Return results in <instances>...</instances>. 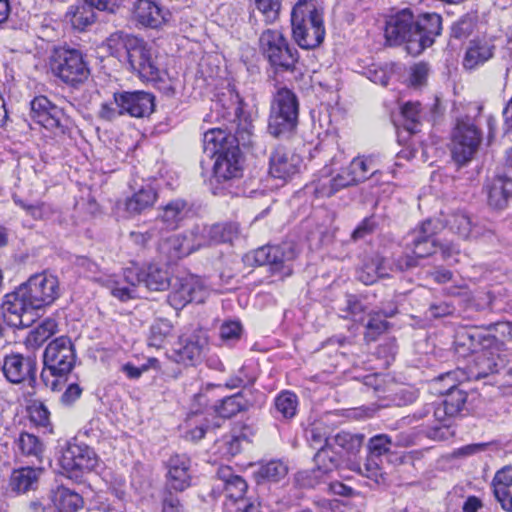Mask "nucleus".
<instances>
[{"label": "nucleus", "mask_w": 512, "mask_h": 512, "mask_svg": "<svg viewBox=\"0 0 512 512\" xmlns=\"http://www.w3.org/2000/svg\"><path fill=\"white\" fill-rule=\"evenodd\" d=\"M442 18L436 13H427L414 18L412 11L405 8L390 15L386 21L385 37L390 45L407 42L409 53L418 55L430 47L440 35Z\"/></svg>", "instance_id": "1"}, {"label": "nucleus", "mask_w": 512, "mask_h": 512, "mask_svg": "<svg viewBox=\"0 0 512 512\" xmlns=\"http://www.w3.org/2000/svg\"><path fill=\"white\" fill-rule=\"evenodd\" d=\"M455 352L459 357H472L465 379L478 380L498 372L499 349L497 338L477 328L464 329L456 334Z\"/></svg>", "instance_id": "2"}, {"label": "nucleus", "mask_w": 512, "mask_h": 512, "mask_svg": "<svg viewBox=\"0 0 512 512\" xmlns=\"http://www.w3.org/2000/svg\"><path fill=\"white\" fill-rule=\"evenodd\" d=\"M76 362L74 345L68 337H58L44 350L41 380L45 387L60 392L66 387L68 376Z\"/></svg>", "instance_id": "3"}, {"label": "nucleus", "mask_w": 512, "mask_h": 512, "mask_svg": "<svg viewBox=\"0 0 512 512\" xmlns=\"http://www.w3.org/2000/svg\"><path fill=\"white\" fill-rule=\"evenodd\" d=\"M292 35L303 49H314L324 40L323 15L313 0H299L291 12Z\"/></svg>", "instance_id": "4"}, {"label": "nucleus", "mask_w": 512, "mask_h": 512, "mask_svg": "<svg viewBox=\"0 0 512 512\" xmlns=\"http://www.w3.org/2000/svg\"><path fill=\"white\" fill-rule=\"evenodd\" d=\"M325 177L315 184V193L320 197H331L342 189L356 186L365 182L378 173L373 156H357L340 173L332 178L328 175L331 170L324 168Z\"/></svg>", "instance_id": "5"}, {"label": "nucleus", "mask_w": 512, "mask_h": 512, "mask_svg": "<svg viewBox=\"0 0 512 512\" xmlns=\"http://www.w3.org/2000/svg\"><path fill=\"white\" fill-rule=\"evenodd\" d=\"M437 223L433 220H425L414 229L406 238L404 255L394 259L395 270L402 272L416 267L419 260L429 257L436 251Z\"/></svg>", "instance_id": "6"}, {"label": "nucleus", "mask_w": 512, "mask_h": 512, "mask_svg": "<svg viewBox=\"0 0 512 512\" xmlns=\"http://www.w3.org/2000/svg\"><path fill=\"white\" fill-rule=\"evenodd\" d=\"M259 48L275 71H293L299 55L279 29H266L259 37Z\"/></svg>", "instance_id": "7"}, {"label": "nucleus", "mask_w": 512, "mask_h": 512, "mask_svg": "<svg viewBox=\"0 0 512 512\" xmlns=\"http://www.w3.org/2000/svg\"><path fill=\"white\" fill-rule=\"evenodd\" d=\"M52 73L65 84L76 87L90 76L88 63L81 51L71 48L54 49L50 61Z\"/></svg>", "instance_id": "8"}, {"label": "nucleus", "mask_w": 512, "mask_h": 512, "mask_svg": "<svg viewBox=\"0 0 512 512\" xmlns=\"http://www.w3.org/2000/svg\"><path fill=\"white\" fill-rule=\"evenodd\" d=\"M482 132L469 118L458 119L452 131L450 151L458 167L469 164L478 153Z\"/></svg>", "instance_id": "9"}, {"label": "nucleus", "mask_w": 512, "mask_h": 512, "mask_svg": "<svg viewBox=\"0 0 512 512\" xmlns=\"http://www.w3.org/2000/svg\"><path fill=\"white\" fill-rule=\"evenodd\" d=\"M297 257V251L292 243H282L277 246H263L255 250L254 260L257 265L269 266L273 275L281 279L288 277L293 272V262Z\"/></svg>", "instance_id": "10"}, {"label": "nucleus", "mask_w": 512, "mask_h": 512, "mask_svg": "<svg viewBox=\"0 0 512 512\" xmlns=\"http://www.w3.org/2000/svg\"><path fill=\"white\" fill-rule=\"evenodd\" d=\"M128 63L131 69L144 80H156L159 67L155 51L151 45L138 37H128L125 41Z\"/></svg>", "instance_id": "11"}, {"label": "nucleus", "mask_w": 512, "mask_h": 512, "mask_svg": "<svg viewBox=\"0 0 512 512\" xmlns=\"http://www.w3.org/2000/svg\"><path fill=\"white\" fill-rule=\"evenodd\" d=\"M35 310L21 287L6 294L1 305L3 320L14 328L29 327L34 322Z\"/></svg>", "instance_id": "12"}, {"label": "nucleus", "mask_w": 512, "mask_h": 512, "mask_svg": "<svg viewBox=\"0 0 512 512\" xmlns=\"http://www.w3.org/2000/svg\"><path fill=\"white\" fill-rule=\"evenodd\" d=\"M465 380V372L459 367L432 381V390L435 393L446 395L442 403L448 408L450 416H456L466 403V393L457 387L460 382Z\"/></svg>", "instance_id": "13"}, {"label": "nucleus", "mask_w": 512, "mask_h": 512, "mask_svg": "<svg viewBox=\"0 0 512 512\" xmlns=\"http://www.w3.org/2000/svg\"><path fill=\"white\" fill-rule=\"evenodd\" d=\"M59 463L68 478L77 480L82 473L94 469L98 459L90 447L69 443L63 449Z\"/></svg>", "instance_id": "14"}, {"label": "nucleus", "mask_w": 512, "mask_h": 512, "mask_svg": "<svg viewBox=\"0 0 512 512\" xmlns=\"http://www.w3.org/2000/svg\"><path fill=\"white\" fill-rule=\"evenodd\" d=\"M20 287L36 310L51 305L60 295L58 279L47 273L32 275Z\"/></svg>", "instance_id": "15"}, {"label": "nucleus", "mask_w": 512, "mask_h": 512, "mask_svg": "<svg viewBox=\"0 0 512 512\" xmlns=\"http://www.w3.org/2000/svg\"><path fill=\"white\" fill-rule=\"evenodd\" d=\"M2 371L10 383H27L30 387H34L36 384L37 362L34 357L19 353L6 355L2 364Z\"/></svg>", "instance_id": "16"}, {"label": "nucleus", "mask_w": 512, "mask_h": 512, "mask_svg": "<svg viewBox=\"0 0 512 512\" xmlns=\"http://www.w3.org/2000/svg\"><path fill=\"white\" fill-rule=\"evenodd\" d=\"M204 294V287L197 277L176 278L168 295V302L173 308L182 309L190 302H202Z\"/></svg>", "instance_id": "17"}, {"label": "nucleus", "mask_w": 512, "mask_h": 512, "mask_svg": "<svg viewBox=\"0 0 512 512\" xmlns=\"http://www.w3.org/2000/svg\"><path fill=\"white\" fill-rule=\"evenodd\" d=\"M207 346V334L201 329L194 331L189 336H181L178 346L174 350V360L184 365H195L202 359Z\"/></svg>", "instance_id": "18"}, {"label": "nucleus", "mask_w": 512, "mask_h": 512, "mask_svg": "<svg viewBox=\"0 0 512 512\" xmlns=\"http://www.w3.org/2000/svg\"><path fill=\"white\" fill-rule=\"evenodd\" d=\"M132 19L140 26L158 29L170 19V12L152 0H135L131 8Z\"/></svg>", "instance_id": "19"}, {"label": "nucleus", "mask_w": 512, "mask_h": 512, "mask_svg": "<svg viewBox=\"0 0 512 512\" xmlns=\"http://www.w3.org/2000/svg\"><path fill=\"white\" fill-rule=\"evenodd\" d=\"M302 159L300 155L283 146H278L269 159V173L272 177L287 180L300 170Z\"/></svg>", "instance_id": "20"}, {"label": "nucleus", "mask_w": 512, "mask_h": 512, "mask_svg": "<svg viewBox=\"0 0 512 512\" xmlns=\"http://www.w3.org/2000/svg\"><path fill=\"white\" fill-rule=\"evenodd\" d=\"M495 42V37L486 35L471 39L466 47L463 67L474 70L492 59L496 51Z\"/></svg>", "instance_id": "21"}, {"label": "nucleus", "mask_w": 512, "mask_h": 512, "mask_svg": "<svg viewBox=\"0 0 512 512\" xmlns=\"http://www.w3.org/2000/svg\"><path fill=\"white\" fill-rule=\"evenodd\" d=\"M154 96L144 91L118 92V102L124 114L143 118L154 111Z\"/></svg>", "instance_id": "22"}, {"label": "nucleus", "mask_w": 512, "mask_h": 512, "mask_svg": "<svg viewBox=\"0 0 512 512\" xmlns=\"http://www.w3.org/2000/svg\"><path fill=\"white\" fill-rule=\"evenodd\" d=\"M191 461L184 454L173 455L167 462L166 485L169 489L182 492L191 485Z\"/></svg>", "instance_id": "23"}, {"label": "nucleus", "mask_w": 512, "mask_h": 512, "mask_svg": "<svg viewBox=\"0 0 512 512\" xmlns=\"http://www.w3.org/2000/svg\"><path fill=\"white\" fill-rule=\"evenodd\" d=\"M202 239H197L194 232L189 234L173 235L160 244V251L167 255L171 261L189 255L193 251L204 246Z\"/></svg>", "instance_id": "24"}, {"label": "nucleus", "mask_w": 512, "mask_h": 512, "mask_svg": "<svg viewBox=\"0 0 512 512\" xmlns=\"http://www.w3.org/2000/svg\"><path fill=\"white\" fill-rule=\"evenodd\" d=\"M214 177L217 181H227L241 176L242 164L240 151L237 146L227 148L224 152L214 156Z\"/></svg>", "instance_id": "25"}, {"label": "nucleus", "mask_w": 512, "mask_h": 512, "mask_svg": "<svg viewBox=\"0 0 512 512\" xmlns=\"http://www.w3.org/2000/svg\"><path fill=\"white\" fill-rule=\"evenodd\" d=\"M215 487L222 490L224 500H235L244 496L248 486L241 476L233 474L232 469L225 466L217 471Z\"/></svg>", "instance_id": "26"}, {"label": "nucleus", "mask_w": 512, "mask_h": 512, "mask_svg": "<svg viewBox=\"0 0 512 512\" xmlns=\"http://www.w3.org/2000/svg\"><path fill=\"white\" fill-rule=\"evenodd\" d=\"M189 211L188 203L184 199H173L159 207L156 221L160 222L166 230H175L187 217Z\"/></svg>", "instance_id": "27"}, {"label": "nucleus", "mask_w": 512, "mask_h": 512, "mask_svg": "<svg viewBox=\"0 0 512 512\" xmlns=\"http://www.w3.org/2000/svg\"><path fill=\"white\" fill-rule=\"evenodd\" d=\"M493 492L501 507L512 512V466L499 470L492 481Z\"/></svg>", "instance_id": "28"}, {"label": "nucleus", "mask_w": 512, "mask_h": 512, "mask_svg": "<svg viewBox=\"0 0 512 512\" xmlns=\"http://www.w3.org/2000/svg\"><path fill=\"white\" fill-rule=\"evenodd\" d=\"M389 270L396 271L394 261L391 262L380 256H375L361 267L357 272V277L365 285H371L375 283L378 278L388 276Z\"/></svg>", "instance_id": "29"}, {"label": "nucleus", "mask_w": 512, "mask_h": 512, "mask_svg": "<svg viewBox=\"0 0 512 512\" xmlns=\"http://www.w3.org/2000/svg\"><path fill=\"white\" fill-rule=\"evenodd\" d=\"M157 199L155 188L150 185L143 186L125 200V211L131 216L139 215L153 207Z\"/></svg>", "instance_id": "30"}, {"label": "nucleus", "mask_w": 512, "mask_h": 512, "mask_svg": "<svg viewBox=\"0 0 512 512\" xmlns=\"http://www.w3.org/2000/svg\"><path fill=\"white\" fill-rule=\"evenodd\" d=\"M512 197V179L506 176L495 177L488 186V203L494 209L507 207Z\"/></svg>", "instance_id": "31"}, {"label": "nucleus", "mask_w": 512, "mask_h": 512, "mask_svg": "<svg viewBox=\"0 0 512 512\" xmlns=\"http://www.w3.org/2000/svg\"><path fill=\"white\" fill-rule=\"evenodd\" d=\"M271 112L298 121L299 103L296 95L287 88H281L274 96Z\"/></svg>", "instance_id": "32"}, {"label": "nucleus", "mask_w": 512, "mask_h": 512, "mask_svg": "<svg viewBox=\"0 0 512 512\" xmlns=\"http://www.w3.org/2000/svg\"><path fill=\"white\" fill-rule=\"evenodd\" d=\"M66 19L73 29L83 32L91 27L97 20V13L85 1L70 6L66 12Z\"/></svg>", "instance_id": "33"}, {"label": "nucleus", "mask_w": 512, "mask_h": 512, "mask_svg": "<svg viewBox=\"0 0 512 512\" xmlns=\"http://www.w3.org/2000/svg\"><path fill=\"white\" fill-rule=\"evenodd\" d=\"M143 274L144 271H140L136 267L126 268L124 270V279L129 285L121 286L119 283H116L111 288V294L121 301H127L135 298L137 296L135 288L141 283H144Z\"/></svg>", "instance_id": "34"}, {"label": "nucleus", "mask_w": 512, "mask_h": 512, "mask_svg": "<svg viewBox=\"0 0 512 512\" xmlns=\"http://www.w3.org/2000/svg\"><path fill=\"white\" fill-rule=\"evenodd\" d=\"M41 471V469L33 467L15 469L10 476L9 487L17 493H25L30 489H34Z\"/></svg>", "instance_id": "35"}, {"label": "nucleus", "mask_w": 512, "mask_h": 512, "mask_svg": "<svg viewBox=\"0 0 512 512\" xmlns=\"http://www.w3.org/2000/svg\"><path fill=\"white\" fill-rule=\"evenodd\" d=\"M204 236L208 238L206 244L232 243L239 236V227L236 223L213 224L204 227ZM204 242V240H202Z\"/></svg>", "instance_id": "36"}, {"label": "nucleus", "mask_w": 512, "mask_h": 512, "mask_svg": "<svg viewBox=\"0 0 512 512\" xmlns=\"http://www.w3.org/2000/svg\"><path fill=\"white\" fill-rule=\"evenodd\" d=\"M446 223L452 232L464 239L478 237L482 234L480 228L473 223L471 217L463 211H457L449 215Z\"/></svg>", "instance_id": "37"}, {"label": "nucleus", "mask_w": 512, "mask_h": 512, "mask_svg": "<svg viewBox=\"0 0 512 512\" xmlns=\"http://www.w3.org/2000/svg\"><path fill=\"white\" fill-rule=\"evenodd\" d=\"M340 460L339 452L332 447L329 440H325V444L321 445L314 456L315 466L321 472V475L325 477L329 476L339 467Z\"/></svg>", "instance_id": "38"}, {"label": "nucleus", "mask_w": 512, "mask_h": 512, "mask_svg": "<svg viewBox=\"0 0 512 512\" xmlns=\"http://www.w3.org/2000/svg\"><path fill=\"white\" fill-rule=\"evenodd\" d=\"M16 205L24 209L35 220H57L61 222V212L54 205L46 202H39L34 205L25 203L20 198L14 197Z\"/></svg>", "instance_id": "39"}, {"label": "nucleus", "mask_w": 512, "mask_h": 512, "mask_svg": "<svg viewBox=\"0 0 512 512\" xmlns=\"http://www.w3.org/2000/svg\"><path fill=\"white\" fill-rule=\"evenodd\" d=\"M230 147H234V145L228 141V135L224 130L214 128L205 132L203 149L208 156L214 157Z\"/></svg>", "instance_id": "40"}, {"label": "nucleus", "mask_w": 512, "mask_h": 512, "mask_svg": "<svg viewBox=\"0 0 512 512\" xmlns=\"http://www.w3.org/2000/svg\"><path fill=\"white\" fill-rule=\"evenodd\" d=\"M53 502L59 512H77L83 506L82 497L63 486L55 491Z\"/></svg>", "instance_id": "41"}, {"label": "nucleus", "mask_w": 512, "mask_h": 512, "mask_svg": "<svg viewBox=\"0 0 512 512\" xmlns=\"http://www.w3.org/2000/svg\"><path fill=\"white\" fill-rule=\"evenodd\" d=\"M410 443V440L400 436L394 440L386 434H378L369 439L368 449L370 454L381 458L388 454L393 446H408Z\"/></svg>", "instance_id": "42"}, {"label": "nucleus", "mask_w": 512, "mask_h": 512, "mask_svg": "<svg viewBox=\"0 0 512 512\" xmlns=\"http://www.w3.org/2000/svg\"><path fill=\"white\" fill-rule=\"evenodd\" d=\"M288 474V466L281 460H271L261 464L255 472L258 482L269 481L279 482Z\"/></svg>", "instance_id": "43"}, {"label": "nucleus", "mask_w": 512, "mask_h": 512, "mask_svg": "<svg viewBox=\"0 0 512 512\" xmlns=\"http://www.w3.org/2000/svg\"><path fill=\"white\" fill-rule=\"evenodd\" d=\"M144 285L149 290L162 291L170 286V278L167 270L157 264H150L144 270Z\"/></svg>", "instance_id": "44"}, {"label": "nucleus", "mask_w": 512, "mask_h": 512, "mask_svg": "<svg viewBox=\"0 0 512 512\" xmlns=\"http://www.w3.org/2000/svg\"><path fill=\"white\" fill-rule=\"evenodd\" d=\"M17 449L22 455L40 459L44 452L43 442L34 434L21 432L15 440Z\"/></svg>", "instance_id": "45"}, {"label": "nucleus", "mask_w": 512, "mask_h": 512, "mask_svg": "<svg viewBox=\"0 0 512 512\" xmlns=\"http://www.w3.org/2000/svg\"><path fill=\"white\" fill-rule=\"evenodd\" d=\"M247 407V401L241 393L225 397L220 404L215 406V412L222 418H231Z\"/></svg>", "instance_id": "46"}, {"label": "nucleus", "mask_w": 512, "mask_h": 512, "mask_svg": "<svg viewBox=\"0 0 512 512\" xmlns=\"http://www.w3.org/2000/svg\"><path fill=\"white\" fill-rule=\"evenodd\" d=\"M298 121L288 119L281 114L270 111L268 119V132L274 137L290 135L296 128Z\"/></svg>", "instance_id": "47"}, {"label": "nucleus", "mask_w": 512, "mask_h": 512, "mask_svg": "<svg viewBox=\"0 0 512 512\" xmlns=\"http://www.w3.org/2000/svg\"><path fill=\"white\" fill-rule=\"evenodd\" d=\"M52 108H58L53 105L46 97H36L31 102V117L38 124L42 125L46 120L50 119L54 113Z\"/></svg>", "instance_id": "48"}, {"label": "nucleus", "mask_w": 512, "mask_h": 512, "mask_svg": "<svg viewBox=\"0 0 512 512\" xmlns=\"http://www.w3.org/2000/svg\"><path fill=\"white\" fill-rule=\"evenodd\" d=\"M401 114L406 122L405 129L411 133H416L422 119L420 103L412 101L405 103L401 108Z\"/></svg>", "instance_id": "49"}, {"label": "nucleus", "mask_w": 512, "mask_h": 512, "mask_svg": "<svg viewBox=\"0 0 512 512\" xmlns=\"http://www.w3.org/2000/svg\"><path fill=\"white\" fill-rule=\"evenodd\" d=\"M297 396L289 391L280 393L275 399V408L283 418H292L296 414L297 410Z\"/></svg>", "instance_id": "50"}, {"label": "nucleus", "mask_w": 512, "mask_h": 512, "mask_svg": "<svg viewBox=\"0 0 512 512\" xmlns=\"http://www.w3.org/2000/svg\"><path fill=\"white\" fill-rule=\"evenodd\" d=\"M223 506L225 512H261L259 501L245 496L235 500H224Z\"/></svg>", "instance_id": "51"}, {"label": "nucleus", "mask_w": 512, "mask_h": 512, "mask_svg": "<svg viewBox=\"0 0 512 512\" xmlns=\"http://www.w3.org/2000/svg\"><path fill=\"white\" fill-rule=\"evenodd\" d=\"M388 325V322L382 317L380 312L370 313L366 324L365 339L375 341L379 335L388 329Z\"/></svg>", "instance_id": "52"}, {"label": "nucleus", "mask_w": 512, "mask_h": 512, "mask_svg": "<svg viewBox=\"0 0 512 512\" xmlns=\"http://www.w3.org/2000/svg\"><path fill=\"white\" fill-rule=\"evenodd\" d=\"M57 330L58 324L56 320L53 318H47L30 333V341H33L37 345H41L53 336Z\"/></svg>", "instance_id": "53"}, {"label": "nucleus", "mask_w": 512, "mask_h": 512, "mask_svg": "<svg viewBox=\"0 0 512 512\" xmlns=\"http://www.w3.org/2000/svg\"><path fill=\"white\" fill-rule=\"evenodd\" d=\"M324 478L325 476L321 475V472L315 466L314 469L297 472L294 476V482L300 488L309 489L322 483Z\"/></svg>", "instance_id": "54"}, {"label": "nucleus", "mask_w": 512, "mask_h": 512, "mask_svg": "<svg viewBox=\"0 0 512 512\" xmlns=\"http://www.w3.org/2000/svg\"><path fill=\"white\" fill-rule=\"evenodd\" d=\"M254 3L267 24H272L279 18L282 0H254Z\"/></svg>", "instance_id": "55"}, {"label": "nucleus", "mask_w": 512, "mask_h": 512, "mask_svg": "<svg viewBox=\"0 0 512 512\" xmlns=\"http://www.w3.org/2000/svg\"><path fill=\"white\" fill-rule=\"evenodd\" d=\"M477 25L476 17L473 15H464L457 20L451 27V34L453 37L461 39L471 35Z\"/></svg>", "instance_id": "56"}, {"label": "nucleus", "mask_w": 512, "mask_h": 512, "mask_svg": "<svg viewBox=\"0 0 512 512\" xmlns=\"http://www.w3.org/2000/svg\"><path fill=\"white\" fill-rule=\"evenodd\" d=\"M325 440H329L334 448V445H337L346 450H353L355 448L360 447L361 442L363 440L362 435H352L348 432H339L332 438H324Z\"/></svg>", "instance_id": "57"}, {"label": "nucleus", "mask_w": 512, "mask_h": 512, "mask_svg": "<svg viewBox=\"0 0 512 512\" xmlns=\"http://www.w3.org/2000/svg\"><path fill=\"white\" fill-rule=\"evenodd\" d=\"M53 115L49 120H46L41 126L50 130L55 136L63 135L66 133L67 119L60 108H52Z\"/></svg>", "instance_id": "58"}, {"label": "nucleus", "mask_w": 512, "mask_h": 512, "mask_svg": "<svg viewBox=\"0 0 512 512\" xmlns=\"http://www.w3.org/2000/svg\"><path fill=\"white\" fill-rule=\"evenodd\" d=\"M230 104L226 107V115L230 121H240L246 119L244 112V103L240 95L234 91L229 92Z\"/></svg>", "instance_id": "59"}, {"label": "nucleus", "mask_w": 512, "mask_h": 512, "mask_svg": "<svg viewBox=\"0 0 512 512\" xmlns=\"http://www.w3.org/2000/svg\"><path fill=\"white\" fill-rule=\"evenodd\" d=\"M357 471L367 478L377 480L383 474L382 459L369 453L363 468L358 465Z\"/></svg>", "instance_id": "60"}, {"label": "nucleus", "mask_w": 512, "mask_h": 512, "mask_svg": "<svg viewBox=\"0 0 512 512\" xmlns=\"http://www.w3.org/2000/svg\"><path fill=\"white\" fill-rule=\"evenodd\" d=\"M124 115L123 109L118 102V92L114 93L113 100L101 104L98 117L104 121H113L118 116Z\"/></svg>", "instance_id": "61"}, {"label": "nucleus", "mask_w": 512, "mask_h": 512, "mask_svg": "<svg viewBox=\"0 0 512 512\" xmlns=\"http://www.w3.org/2000/svg\"><path fill=\"white\" fill-rule=\"evenodd\" d=\"M50 413L48 409L42 404H33L29 408L30 420L37 426L46 427L49 424Z\"/></svg>", "instance_id": "62"}, {"label": "nucleus", "mask_w": 512, "mask_h": 512, "mask_svg": "<svg viewBox=\"0 0 512 512\" xmlns=\"http://www.w3.org/2000/svg\"><path fill=\"white\" fill-rule=\"evenodd\" d=\"M156 364H158V360L151 358L148 360L147 364H143L141 367H136L132 363L128 362L122 366L121 370L129 379L136 380L139 379L150 367H156Z\"/></svg>", "instance_id": "63"}, {"label": "nucleus", "mask_w": 512, "mask_h": 512, "mask_svg": "<svg viewBox=\"0 0 512 512\" xmlns=\"http://www.w3.org/2000/svg\"><path fill=\"white\" fill-rule=\"evenodd\" d=\"M243 437L238 435H227L222 439V447L227 455L234 456L241 451Z\"/></svg>", "instance_id": "64"}]
</instances>
